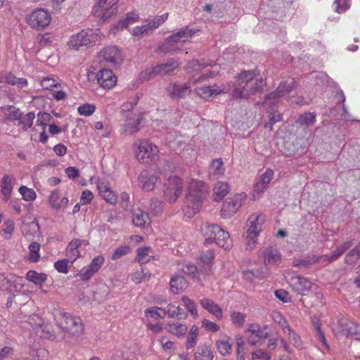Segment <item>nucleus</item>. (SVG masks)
Masks as SVG:
<instances>
[{"mask_svg": "<svg viewBox=\"0 0 360 360\" xmlns=\"http://www.w3.org/2000/svg\"><path fill=\"white\" fill-rule=\"evenodd\" d=\"M264 221L265 216L262 214H252L249 217L247 222L245 238L247 249L252 250L255 247Z\"/></svg>", "mask_w": 360, "mask_h": 360, "instance_id": "423d86ee", "label": "nucleus"}, {"mask_svg": "<svg viewBox=\"0 0 360 360\" xmlns=\"http://www.w3.org/2000/svg\"><path fill=\"white\" fill-rule=\"evenodd\" d=\"M230 318L232 324L236 328H240L245 322L246 315L241 312L233 311L231 312Z\"/></svg>", "mask_w": 360, "mask_h": 360, "instance_id": "3c124183", "label": "nucleus"}, {"mask_svg": "<svg viewBox=\"0 0 360 360\" xmlns=\"http://www.w3.org/2000/svg\"><path fill=\"white\" fill-rule=\"evenodd\" d=\"M195 360H213L214 354L210 347L200 345L194 354Z\"/></svg>", "mask_w": 360, "mask_h": 360, "instance_id": "4c0bfd02", "label": "nucleus"}, {"mask_svg": "<svg viewBox=\"0 0 360 360\" xmlns=\"http://www.w3.org/2000/svg\"><path fill=\"white\" fill-rule=\"evenodd\" d=\"M0 83H8L16 86L18 89H23L27 86L28 82L25 78H18L10 72H4L3 77L0 76Z\"/></svg>", "mask_w": 360, "mask_h": 360, "instance_id": "393cba45", "label": "nucleus"}, {"mask_svg": "<svg viewBox=\"0 0 360 360\" xmlns=\"http://www.w3.org/2000/svg\"><path fill=\"white\" fill-rule=\"evenodd\" d=\"M246 349L245 341L242 337L236 338V359L237 360H245Z\"/></svg>", "mask_w": 360, "mask_h": 360, "instance_id": "bf43d9fd", "label": "nucleus"}, {"mask_svg": "<svg viewBox=\"0 0 360 360\" xmlns=\"http://www.w3.org/2000/svg\"><path fill=\"white\" fill-rule=\"evenodd\" d=\"M182 271L184 274H188L193 278L197 277L199 274L198 268L191 262L186 263L182 267Z\"/></svg>", "mask_w": 360, "mask_h": 360, "instance_id": "774afa93", "label": "nucleus"}, {"mask_svg": "<svg viewBox=\"0 0 360 360\" xmlns=\"http://www.w3.org/2000/svg\"><path fill=\"white\" fill-rule=\"evenodd\" d=\"M184 189L183 180L176 175L169 176L164 184V198L169 203H174Z\"/></svg>", "mask_w": 360, "mask_h": 360, "instance_id": "1a4fd4ad", "label": "nucleus"}, {"mask_svg": "<svg viewBox=\"0 0 360 360\" xmlns=\"http://www.w3.org/2000/svg\"><path fill=\"white\" fill-rule=\"evenodd\" d=\"M170 289L172 293L179 294L187 288V282L186 279L179 275L174 276L169 282Z\"/></svg>", "mask_w": 360, "mask_h": 360, "instance_id": "473e14b6", "label": "nucleus"}, {"mask_svg": "<svg viewBox=\"0 0 360 360\" xmlns=\"http://www.w3.org/2000/svg\"><path fill=\"white\" fill-rule=\"evenodd\" d=\"M312 323H313V326H314V328L315 329V331H316V337L317 338V339L319 340H320V342L325 347V348L327 350H328L329 349V346L327 344L326 339V338L324 336V334H323V331L321 329V324H320V323L319 322V321H313Z\"/></svg>", "mask_w": 360, "mask_h": 360, "instance_id": "0e129e2a", "label": "nucleus"}, {"mask_svg": "<svg viewBox=\"0 0 360 360\" xmlns=\"http://www.w3.org/2000/svg\"><path fill=\"white\" fill-rule=\"evenodd\" d=\"M98 60L103 66L115 68L122 63V55L117 46H108L100 51Z\"/></svg>", "mask_w": 360, "mask_h": 360, "instance_id": "6e6552de", "label": "nucleus"}, {"mask_svg": "<svg viewBox=\"0 0 360 360\" xmlns=\"http://www.w3.org/2000/svg\"><path fill=\"white\" fill-rule=\"evenodd\" d=\"M151 276L149 271L141 268L140 270L134 273L131 276V280L136 284L141 283L144 280H148Z\"/></svg>", "mask_w": 360, "mask_h": 360, "instance_id": "13d9d810", "label": "nucleus"}, {"mask_svg": "<svg viewBox=\"0 0 360 360\" xmlns=\"http://www.w3.org/2000/svg\"><path fill=\"white\" fill-rule=\"evenodd\" d=\"M97 82L103 89H110L117 83V77L108 68L101 69L96 74Z\"/></svg>", "mask_w": 360, "mask_h": 360, "instance_id": "aec40b11", "label": "nucleus"}, {"mask_svg": "<svg viewBox=\"0 0 360 360\" xmlns=\"http://www.w3.org/2000/svg\"><path fill=\"white\" fill-rule=\"evenodd\" d=\"M15 178L13 175L5 174L1 181V192L7 200L11 195Z\"/></svg>", "mask_w": 360, "mask_h": 360, "instance_id": "a878e982", "label": "nucleus"}, {"mask_svg": "<svg viewBox=\"0 0 360 360\" xmlns=\"http://www.w3.org/2000/svg\"><path fill=\"white\" fill-rule=\"evenodd\" d=\"M207 194V188L205 184L200 180L191 179L186 194L187 205L184 212L189 217L197 213Z\"/></svg>", "mask_w": 360, "mask_h": 360, "instance_id": "f257e3e1", "label": "nucleus"}, {"mask_svg": "<svg viewBox=\"0 0 360 360\" xmlns=\"http://www.w3.org/2000/svg\"><path fill=\"white\" fill-rule=\"evenodd\" d=\"M269 326L268 325H264L261 326L258 323H249L246 329V333H252L259 339H267L269 338Z\"/></svg>", "mask_w": 360, "mask_h": 360, "instance_id": "bb28decb", "label": "nucleus"}, {"mask_svg": "<svg viewBox=\"0 0 360 360\" xmlns=\"http://www.w3.org/2000/svg\"><path fill=\"white\" fill-rule=\"evenodd\" d=\"M271 316L273 321L281 327L284 333L287 331H290L291 327L280 312L274 311L272 313Z\"/></svg>", "mask_w": 360, "mask_h": 360, "instance_id": "5fc2aeb1", "label": "nucleus"}, {"mask_svg": "<svg viewBox=\"0 0 360 360\" xmlns=\"http://www.w3.org/2000/svg\"><path fill=\"white\" fill-rule=\"evenodd\" d=\"M136 155L139 161L148 163L159 158L158 147L148 140H139L134 143Z\"/></svg>", "mask_w": 360, "mask_h": 360, "instance_id": "0eeeda50", "label": "nucleus"}, {"mask_svg": "<svg viewBox=\"0 0 360 360\" xmlns=\"http://www.w3.org/2000/svg\"><path fill=\"white\" fill-rule=\"evenodd\" d=\"M96 110V106L94 104L85 103L78 107L77 111L80 115L90 116Z\"/></svg>", "mask_w": 360, "mask_h": 360, "instance_id": "338daca9", "label": "nucleus"}, {"mask_svg": "<svg viewBox=\"0 0 360 360\" xmlns=\"http://www.w3.org/2000/svg\"><path fill=\"white\" fill-rule=\"evenodd\" d=\"M148 221V214L142 210H136L132 214V222L135 226L143 227Z\"/></svg>", "mask_w": 360, "mask_h": 360, "instance_id": "58836bf2", "label": "nucleus"}, {"mask_svg": "<svg viewBox=\"0 0 360 360\" xmlns=\"http://www.w3.org/2000/svg\"><path fill=\"white\" fill-rule=\"evenodd\" d=\"M199 303L204 309L207 310L217 320L220 321L223 319V310L221 307L212 300L205 297L201 299Z\"/></svg>", "mask_w": 360, "mask_h": 360, "instance_id": "b1692460", "label": "nucleus"}, {"mask_svg": "<svg viewBox=\"0 0 360 360\" xmlns=\"http://www.w3.org/2000/svg\"><path fill=\"white\" fill-rule=\"evenodd\" d=\"M4 113L8 119L12 120H18L21 117L22 115L20 110L13 105L8 106L6 108Z\"/></svg>", "mask_w": 360, "mask_h": 360, "instance_id": "69168bd1", "label": "nucleus"}, {"mask_svg": "<svg viewBox=\"0 0 360 360\" xmlns=\"http://www.w3.org/2000/svg\"><path fill=\"white\" fill-rule=\"evenodd\" d=\"M268 274L266 268H257L254 269H248L243 272V278L248 282H253L256 279H263Z\"/></svg>", "mask_w": 360, "mask_h": 360, "instance_id": "c85d7f7f", "label": "nucleus"}, {"mask_svg": "<svg viewBox=\"0 0 360 360\" xmlns=\"http://www.w3.org/2000/svg\"><path fill=\"white\" fill-rule=\"evenodd\" d=\"M103 34L99 29L83 30L72 35L68 41L70 48L79 50L83 46H90L101 40Z\"/></svg>", "mask_w": 360, "mask_h": 360, "instance_id": "39448f33", "label": "nucleus"}, {"mask_svg": "<svg viewBox=\"0 0 360 360\" xmlns=\"http://www.w3.org/2000/svg\"><path fill=\"white\" fill-rule=\"evenodd\" d=\"M19 193L22 198L25 201H33L37 198V194L32 188H27L25 186H22L19 188Z\"/></svg>", "mask_w": 360, "mask_h": 360, "instance_id": "052dcab7", "label": "nucleus"}, {"mask_svg": "<svg viewBox=\"0 0 360 360\" xmlns=\"http://www.w3.org/2000/svg\"><path fill=\"white\" fill-rule=\"evenodd\" d=\"M352 241L347 240L340 245L338 246L335 251L326 255L325 258L329 262H333L338 259L344 252H345L349 248L352 247Z\"/></svg>", "mask_w": 360, "mask_h": 360, "instance_id": "f704fd0d", "label": "nucleus"}, {"mask_svg": "<svg viewBox=\"0 0 360 360\" xmlns=\"http://www.w3.org/2000/svg\"><path fill=\"white\" fill-rule=\"evenodd\" d=\"M199 76L198 74H195ZM200 76H205V78L194 84L193 91L202 98L207 99L212 96H217L221 93H226L228 90L226 86L222 85L221 86L215 84L212 86L203 84L204 82L209 77L207 74H203Z\"/></svg>", "mask_w": 360, "mask_h": 360, "instance_id": "2eb2a0df", "label": "nucleus"}, {"mask_svg": "<svg viewBox=\"0 0 360 360\" xmlns=\"http://www.w3.org/2000/svg\"><path fill=\"white\" fill-rule=\"evenodd\" d=\"M316 122V114L314 112H307L300 115L297 120V123L305 127L314 125Z\"/></svg>", "mask_w": 360, "mask_h": 360, "instance_id": "09e8293b", "label": "nucleus"}, {"mask_svg": "<svg viewBox=\"0 0 360 360\" xmlns=\"http://www.w3.org/2000/svg\"><path fill=\"white\" fill-rule=\"evenodd\" d=\"M158 179L157 174H152L148 171H143L139 177V186L144 191H151L155 188Z\"/></svg>", "mask_w": 360, "mask_h": 360, "instance_id": "4be33fe9", "label": "nucleus"}, {"mask_svg": "<svg viewBox=\"0 0 360 360\" xmlns=\"http://www.w3.org/2000/svg\"><path fill=\"white\" fill-rule=\"evenodd\" d=\"M96 184L99 195L107 203L114 205L117 202V193L108 182L98 179Z\"/></svg>", "mask_w": 360, "mask_h": 360, "instance_id": "6ab92c4d", "label": "nucleus"}, {"mask_svg": "<svg viewBox=\"0 0 360 360\" xmlns=\"http://www.w3.org/2000/svg\"><path fill=\"white\" fill-rule=\"evenodd\" d=\"M168 15L169 14L165 13L161 15L155 16L152 20H146L142 25L134 27L131 31V34L135 37L151 34L167 20Z\"/></svg>", "mask_w": 360, "mask_h": 360, "instance_id": "f8f14e48", "label": "nucleus"}, {"mask_svg": "<svg viewBox=\"0 0 360 360\" xmlns=\"http://www.w3.org/2000/svg\"><path fill=\"white\" fill-rule=\"evenodd\" d=\"M198 336V327L195 325L192 326L186 337L185 346L187 349H192L196 345Z\"/></svg>", "mask_w": 360, "mask_h": 360, "instance_id": "79ce46f5", "label": "nucleus"}, {"mask_svg": "<svg viewBox=\"0 0 360 360\" xmlns=\"http://www.w3.org/2000/svg\"><path fill=\"white\" fill-rule=\"evenodd\" d=\"M288 335V341L297 349H302L303 348V342L301 340L300 336L292 328H290V331L285 333Z\"/></svg>", "mask_w": 360, "mask_h": 360, "instance_id": "8fccbe9b", "label": "nucleus"}, {"mask_svg": "<svg viewBox=\"0 0 360 360\" xmlns=\"http://www.w3.org/2000/svg\"><path fill=\"white\" fill-rule=\"evenodd\" d=\"M274 176V171L267 169L264 173L259 177V181L255 185V191L261 193L264 191L268 184L271 182Z\"/></svg>", "mask_w": 360, "mask_h": 360, "instance_id": "7c9ffc66", "label": "nucleus"}, {"mask_svg": "<svg viewBox=\"0 0 360 360\" xmlns=\"http://www.w3.org/2000/svg\"><path fill=\"white\" fill-rule=\"evenodd\" d=\"M230 340V338L227 335L216 340L217 349L222 356H227L231 354L233 345Z\"/></svg>", "mask_w": 360, "mask_h": 360, "instance_id": "72a5a7b5", "label": "nucleus"}, {"mask_svg": "<svg viewBox=\"0 0 360 360\" xmlns=\"http://www.w3.org/2000/svg\"><path fill=\"white\" fill-rule=\"evenodd\" d=\"M29 255L27 259L32 262H36L39 259L40 245L36 242H32L29 245Z\"/></svg>", "mask_w": 360, "mask_h": 360, "instance_id": "603ef678", "label": "nucleus"}, {"mask_svg": "<svg viewBox=\"0 0 360 360\" xmlns=\"http://www.w3.org/2000/svg\"><path fill=\"white\" fill-rule=\"evenodd\" d=\"M173 37H168L165 39L159 49L164 53H172L180 49V45L173 41Z\"/></svg>", "mask_w": 360, "mask_h": 360, "instance_id": "49530a36", "label": "nucleus"}, {"mask_svg": "<svg viewBox=\"0 0 360 360\" xmlns=\"http://www.w3.org/2000/svg\"><path fill=\"white\" fill-rule=\"evenodd\" d=\"M160 75L155 66L143 70L139 75V79L142 82L148 81L154 77Z\"/></svg>", "mask_w": 360, "mask_h": 360, "instance_id": "e2e57ef3", "label": "nucleus"}, {"mask_svg": "<svg viewBox=\"0 0 360 360\" xmlns=\"http://www.w3.org/2000/svg\"><path fill=\"white\" fill-rule=\"evenodd\" d=\"M295 86V79L288 78L281 82L277 89L264 99V105H267L273 110V108L278 103L280 98L285 97L288 99L287 95L292 90Z\"/></svg>", "mask_w": 360, "mask_h": 360, "instance_id": "9d476101", "label": "nucleus"}, {"mask_svg": "<svg viewBox=\"0 0 360 360\" xmlns=\"http://www.w3.org/2000/svg\"><path fill=\"white\" fill-rule=\"evenodd\" d=\"M153 257L151 248L150 247H142L137 250L136 261L140 264L148 262Z\"/></svg>", "mask_w": 360, "mask_h": 360, "instance_id": "a18cd8bd", "label": "nucleus"}, {"mask_svg": "<svg viewBox=\"0 0 360 360\" xmlns=\"http://www.w3.org/2000/svg\"><path fill=\"white\" fill-rule=\"evenodd\" d=\"M333 10L338 13H343L350 8L349 0H334Z\"/></svg>", "mask_w": 360, "mask_h": 360, "instance_id": "680f3d73", "label": "nucleus"}, {"mask_svg": "<svg viewBox=\"0 0 360 360\" xmlns=\"http://www.w3.org/2000/svg\"><path fill=\"white\" fill-rule=\"evenodd\" d=\"M15 229V223L13 220L8 219L4 221L1 226V236L6 240L10 239Z\"/></svg>", "mask_w": 360, "mask_h": 360, "instance_id": "de8ad7c7", "label": "nucleus"}, {"mask_svg": "<svg viewBox=\"0 0 360 360\" xmlns=\"http://www.w3.org/2000/svg\"><path fill=\"white\" fill-rule=\"evenodd\" d=\"M26 279L37 285L41 286L47 279L46 274L44 273H38L34 270H30L26 274Z\"/></svg>", "mask_w": 360, "mask_h": 360, "instance_id": "ea45409f", "label": "nucleus"}, {"mask_svg": "<svg viewBox=\"0 0 360 360\" xmlns=\"http://www.w3.org/2000/svg\"><path fill=\"white\" fill-rule=\"evenodd\" d=\"M139 18V15L138 13L132 11L129 12L127 14L126 18L120 20L116 25L113 27V30H121L124 28L129 27V25L134 23Z\"/></svg>", "mask_w": 360, "mask_h": 360, "instance_id": "c9c22d12", "label": "nucleus"}, {"mask_svg": "<svg viewBox=\"0 0 360 360\" xmlns=\"http://www.w3.org/2000/svg\"><path fill=\"white\" fill-rule=\"evenodd\" d=\"M214 255L212 250H207L200 255V262L204 265L203 274L208 275L211 272V266Z\"/></svg>", "mask_w": 360, "mask_h": 360, "instance_id": "37998d69", "label": "nucleus"}, {"mask_svg": "<svg viewBox=\"0 0 360 360\" xmlns=\"http://www.w3.org/2000/svg\"><path fill=\"white\" fill-rule=\"evenodd\" d=\"M117 0H98L96 13L103 21L109 19L117 13Z\"/></svg>", "mask_w": 360, "mask_h": 360, "instance_id": "f3484780", "label": "nucleus"}, {"mask_svg": "<svg viewBox=\"0 0 360 360\" xmlns=\"http://www.w3.org/2000/svg\"><path fill=\"white\" fill-rule=\"evenodd\" d=\"M205 78V76H197L193 75L189 80L184 84H181L177 82L170 84L167 87V92L169 96L173 98H180L188 95L192 88L194 87V84L200 82L201 79Z\"/></svg>", "mask_w": 360, "mask_h": 360, "instance_id": "9b49d317", "label": "nucleus"}, {"mask_svg": "<svg viewBox=\"0 0 360 360\" xmlns=\"http://www.w3.org/2000/svg\"><path fill=\"white\" fill-rule=\"evenodd\" d=\"M311 79H315V84L325 86L329 84V77L323 72H314L310 74Z\"/></svg>", "mask_w": 360, "mask_h": 360, "instance_id": "6e6d98bb", "label": "nucleus"}, {"mask_svg": "<svg viewBox=\"0 0 360 360\" xmlns=\"http://www.w3.org/2000/svg\"><path fill=\"white\" fill-rule=\"evenodd\" d=\"M205 237V244L214 242L219 247L229 250L232 247L229 233L217 224H207L203 229Z\"/></svg>", "mask_w": 360, "mask_h": 360, "instance_id": "20e7f679", "label": "nucleus"}, {"mask_svg": "<svg viewBox=\"0 0 360 360\" xmlns=\"http://www.w3.org/2000/svg\"><path fill=\"white\" fill-rule=\"evenodd\" d=\"M51 22V15L49 11L44 8L34 10L27 18V23L35 29L45 27Z\"/></svg>", "mask_w": 360, "mask_h": 360, "instance_id": "dca6fc26", "label": "nucleus"}, {"mask_svg": "<svg viewBox=\"0 0 360 360\" xmlns=\"http://www.w3.org/2000/svg\"><path fill=\"white\" fill-rule=\"evenodd\" d=\"M195 30L190 29L188 27L179 30L176 32L173 33L169 37H173V41L180 45V49L182 46V44L188 41L192 38Z\"/></svg>", "mask_w": 360, "mask_h": 360, "instance_id": "cd10ccee", "label": "nucleus"}, {"mask_svg": "<svg viewBox=\"0 0 360 360\" xmlns=\"http://www.w3.org/2000/svg\"><path fill=\"white\" fill-rule=\"evenodd\" d=\"M164 314H166L169 318L177 319H184L187 316L184 309L174 303H170L164 308Z\"/></svg>", "mask_w": 360, "mask_h": 360, "instance_id": "2f4dec72", "label": "nucleus"}, {"mask_svg": "<svg viewBox=\"0 0 360 360\" xmlns=\"http://www.w3.org/2000/svg\"><path fill=\"white\" fill-rule=\"evenodd\" d=\"M229 191V184L226 182L218 181L215 184L213 189L214 200L219 201L226 195Z\"/></svg>", "mask_w": 360, "mask_h": 360, "instance_id": "e433bc0d", "label": "nucleus"}, {"mask_svg": "<svg viewBox=\"0 0 360 360\" xmlns=\"http://www.w3.org/2000/svg\"><path fill=\"white\" fill-rule=\"evenodd\" d=\"M259 255L264 259L266 266L278 265L281 260V255L279 251L272 247L262 249Z\"/></svg>", "mask_w": 360, "mask_h": 360, "instance_id": "5701e85b", "label": "nucleus"}, {"mask_svg": "<svg viewBox=\"0 0 360 360\" xmlns=\"http://www.w3.org/2000/svg\"><path fill=\"white\" fill-rule=\"evenodd\" d=\"M145 314L155 320L163 319L166 314H164V308L158 307H152L145 310Z\"/></svg>", "mask_w": 360, "mask_h": 360, "instance_id": "864d4df0", "label": "nucleus"}, {"mask_svg": "<svg viewBox=\"0 0 360 360\" xmlns=\"http://www.w3.org/2000/svg\"><path fill=\"white\" fill-rule=\"evenodd\" d=\"M179 66V63L177 60H170L165 63L156 65L155 68L160 75L170 74L174 70L177 69Z\"/></svg>", "mask_w": 360, "mask_h": 360, "instance_id": "a19ab883", "label": "nucleus"}, {"mask_svg": "<svg viewBox=\"0 0 360 360\" xmlns=\"http://www.w3.org/2000/svg\"><path fill=\"white\" fill-rule=\"evenodd\" d=\"M124 123L121 126L122 133L126 134H133L139 131V125L141 124L142 116L135 115L134 116L122 117Z\"/></svg>", "mask_w": 360, "mask_h": 360, "instance_id": "412c9836", "label": "nucleus"}, {"mask_svg": "<svg viewBox=\"0 0 360 360\" xmlns=\"http://www.w3.org/2000/svg\"><path fill=\"white\" fill-rule=\"evenodd\" d=\"M238 86L233 90V97L236 98H246L257 91L260 90L264 82L255 77V72L248 70L241 72L237 78Z\"/></svg>", "mask_w": 360, "mask_h": 360, "instance_id": "f03ea898", "label": "nucleus"}, {"mask_svg": "<svg viewBox=\"0 0 360 360\" xmlns=\"http://www.w3.org/2000/svg\"><path fill=\"white\" fill-rule=\"evenodd\" d=\"M333 330L336 333L360 341V325L346 318L339 319L337 325L333 327Z\"/></svg>", "mask_w": 360, "mask_h": 360, "instance_id": "ddd939ff", "label": "nucleus"}, {"mask_svg": "<svg viewBox=\"0 0 360 360\" xmlns=\"http://www.w3.org/2000/svg\"><path fill=\"white\" fill-rule=\"evenodd\" d=\"M181 301L191 315L195 319L197 318L198 316V313L196 304L194 302V301L186 296H183L181 297Z\"/></svg>", "mask_w": 360, "mask_h": 360, "instance_id": "4d7b16f0", "label": "nucleus"}, {"mask_svg": "<svg viewBox=\"0 0 360 360\" xmlns=\"http://www.w3.org/2000/svg\"><path fill=\"white\" fill-rule=\"evenodd\" d=\"M285 278L292 289L299 294L304 295L311 288V282L301 276L288 272Z\"/></svg>", "mask_w": 360, "mask_h": 360, "instance_id": "a211bd4d", "label": "nucleus"}, {"mask_svg": "<svg viewBox=\"0 0 360 360\" xmlns=\"http://www.w3.org/2000/svg\"><path fill=\"white\" fill-rule=\"evenodd\" d=\"M65 255L69 262L72 264L74 263L76 259L80 257L79 247L73 240H72L68 245L66 248Z\"/></svg>", "mask_w": 360, "mask_h": 360, "instance_id": "c03bdc74", "label": "nucleus"}, {"mask_svg": "<svg viewBox=\"0 0 360 360\" xmlns=\"http://www.w3.org/2000/svg\"><path fill=\"white\" fill-rule=\"evenodd\" d=\"M165 328L168 333L179 338L184 337L188 330L186 324L177 321L168 322Z\"/></svg>", "mask_w": 360, "mask_h": 360, "instance_id": "c756f323", "label": "nucleus"}, {"mask_svg": "<svg viewBox=\"0 0 360 360\" xmlns=\"http://www.w3.org/2000/svg\"><path fill=\"white\" fill-rule=\"evenodd\" d=\"M246 194L240 193L224 201L221 209V217L227 219L233 216L241 207L246 200Z\"/></svg>", "mask_w": 360, "mask_h": 360, "instance_id": "4468645a", "label": "nucleus"}, {"mask_svg": "<svg viewBox=\"0 0 360 360\" xmlns=\"http://www.w3.org/2000/svg\"><path fill=\"white\" fill-rule=\"evenodd\" d=\"M52 314L58 326L64 331L72 335L82 334L83 325L79 318L72 316L59 309H54Z\"/></svg>", "mask_w": 360, "mask_h": 360, "instance_id": "7ed1b4c3", "label": "nucleus"}]
</instances>
